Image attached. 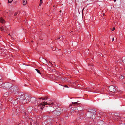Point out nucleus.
Listing matches in <instances>:
<instances>
[{
	"label": "nucleus",
	"mask_w": 125,
	"mask_h": 125,
	"mask_svg": "<svg viewBox=\"0 0 125 125\" xmlns=\"http://www.w3.org/2000/svg\"><path fill=\"white\" fill-rule=\"evenodd\" d=\"M46 105H48L47 106V107H49V109H50V112L51 111H52L53 112H54V106H56V105L55 103L53 102H52L51 103H48L46 102H43L42 103H41L40 104L38 105V109H41L42 110L44 108V107ZM55 113V111H54V113L56 114L57 115H59L60 114V113L59 112H56Z\"/></svg>",
	"instance_id": "1"
},
{
	"label": "nucleus",
	"mask_w": 125,
	"mask_h": 125,
	"mask_svg": "<svg viewBox=\"0 0 125 125\" xmlns=\"http://www.w3.org/2000/svg\"><path fill=\"white\" fill-rule=\"evenodd\" d=\"M12 86V84L9 83H6L2 85V87L3 88L6 89H9Z\"/></svg>",
	"instance_id": "2"
},
{
	"label": "nucleus",
	"mask_w": 125,
	"mask_h": 125,
	"mask_svg": "<svg viewBox=\"0 0 125 125\" xmlns=\"http://www.w3.org/2000/svg\"><path fill=\"white\" fill-rule=\"evenodd\" d=\"M117 86H111L109 87V89L111 92H115L117 90Z\"/></svg>",
	"instance_id": "3"
},
{
	"label": "nucleus",
	"mask_w": 125,
	"mask_h": 125,
	"mask_svg": "<svg viewBox=\"0 0 125 125\" xmlns=\"http://www.w3.org/2000/svg\"><path fill=\"white\" fill-rule=\"evenodd\" d=\"M25 96L24 95H21V96H19L18 98L17 99V100L19 101H20L21 102L22 101H23L25 98Z\"/></svg>",
	"instance_id": "4"
},
{
	"label": "nucleus",
	"mask_w": 125,
	"mask_h": 125,
	"mask_svg": "<svg viewBox=\"0 0 125 125\" xmlns=\"http://www.w3.org/2000/svg\"><path fill=\"white\" fill-rule=\"evenodd\" d=\"M94 115V112H89L86 114V116L88 118H91Z\"/></svg>",
	"instance_id": "5"
},
{
	"label": "nucleus",
	"mask_w": 125,
	"mask_h": 125,
	"mask_svg": "<svg viewBox=\"0 0 125 125\" xmlns=\"http://www.w3.org/2000/svg\"><path fill=\"white\" fill-rule=\"evenodd\" d=\"M78 104H79V103L77 102H75L74 103L72 102V104H70V106H75L77 105H78Z\"/></svg>",
	"instance_id": "6"
},
{
	"label": "nucleus",
	"mask_w": 125,
	"mask_h": 125,
	"mask_svg": "<svg viewBox=\"0 0 125 125\" xmlns=\"http://www.w3.org/2000/svg\"><path fill=\"white\" fill-rule=\"evenodd\" d=\"M36 99L34 97H31L30 99V101L32 103H35L36 101Z\"/></svg>",
	"instance_id": "7"
},
{
	"label": "nucleus",
	"mask_w": 125,
	"mask_h": 125,
	"mask_svg": "<svg viewBox=\"0 0 125 125\" xmlns=\"http://www.w3.org/2000/svg\"><path fill=\"white\" fill-rule=\"evenodd\" d=\"M76 110H77V112L81 111L82 110V108L80 106H79L76 108Z\"/></svg>",
	"instance_id": "8"
},
{
	"label": "nucleus",
	"mask_w": 125,
	"mask_h": 125,
	"mask_svg": "<svg viewBox=\"0 0 125 125\" xmlns=\"http://www.w3.org/2000/svg\"><path fill=\"white\" fill-rule=\"evenodd\" d=\"M1 29L2 31L5 32L6 31V27L2 26L1 28Z\"/></svg>",
	"instance_id": "9"
},
{
	"label": "nucleus",
	"mask_w": 125,
	"mask_h": 125,
	"mask_svg": "<svg viewBox=\"0 0 125 125\" xmlns=\"http://www.w3.org/2000/svg\"><path fill=\"white\" fill-rule=\"evenodd\" d=\"M0 22L2 23H4L5 21L2 18H0Z\"/></svg>",
	"instance_id": "10"
},
{
	"label": "nucleus",
	"mask_w": 125,
	"mask_h": 125,
	"mask_svg": "<svg viewBox=\"0 0 125 125\" xmlns=\"http://www.w3.org/2000/svg\"><path fill=\"white\" fill-rule=\"evenodd\" d=\"M27 102V100L25 98L22 101L21 103H22L25 104Z\"/></svg>",
	"instance_id": "11"
},
{
	"label": "nucleus",
	"mask_w": 125,
	"mask_h": 125,
	"mask_svg": "<svg viewBox=\"0 0 125 125\" xmlns=\"http://www.w3.org/2000/svg\"><path fill=\"white\" fill-rule=\"evenodd\" d=\"M122 60L123 63L125 64V57H123L122 58Z\"/></svg>",
	"instance_id": "12"
},
{
	"label": "nucleus",
	"mask_w": 125,
	"mask_h": 125,
	"mask_svg": "<svg viewBox=\"0 0 125 125\" xmlns=\"http://www.w3.org/2000/svg\"><path fill=\"white\" fill-rule=\"evenodd\" d=\"M27 3V1L26 0H24L23 2V5H25Z\"/></svg>",
	"instance_id": "13"
},
{
	"label": "nucleus",
	"mask_w": 125,
	"mask_h": 125,
	"mask_svg": "<svg viewBox=\"0 0 125 125\" xmlns=\"http://www.w3.org/2000/svg\"><path fill=\"white\" fill-rule=\"evenodd\" d=\"M75 109H76V108L74 107V108H73L71 109V112H73L74 111Z\"/></svg>",
	"instance_id": "14"
},
{
	"label": "nucleus",
	"mask_w": 125,
	"mask_h": 125,
	"mask_svg": "<svg viewBox=\"0 0 125 125\" xmlns=\"http://www.w3.org/2000/svg\"><path fill=\"white\" fill-rule=\"evenodd\" d=\"M42 0H40V4H39V6H40L42 4Z\"/></svg>",
	"instance_id": "15"
},
{
	"label": "nucleus",
	"mask_w": 125,
	"mask_h": 125,
	"mask_svg": "<svg viewBox=\"0 0 125 125\" xmlns=\"http://www.w3.org/2000/svg\"><path fill=\"white\" fill-rule=\"evenodd\" d=\"M35 69L36 70V71L37 72V73H39V74H41V73H40V71L39 70H38L37 69Z\"/></svg>",
	"instance_id": "16"
},
{
	"label": "nucleus",
	"mask_w": 125,
	"mask_h": 125,
	"mask_svg": "<svg viewBox=\"0 0 125 125\" xmlns=\"http://www.w3.org/2000/svg\"><path fill=\"white\" fill-rule=\"evenodd\" d=\"M45 99V98H43L42 97H41L38 99L39 100L40 99H42V100H43L44 99Z\"/></svg>",
	"instance_id": "17"
},
{
	"label": "nucleus",
	"mask_w": 125,
	"mask_h": 125,
	"mask_svg": "<svg viewBox=\"0 0 125 125\" xmlns=\"http://www.w3.org/2000/svg\"><path fill=\"white\" fill-rule=\"evenodd\" d=\"M13 0H8V3H11L13 1Z\"/></svg>",
	"instance_id": "18"
},
{
	"label": "nucleus",
	"mask_w": 125,
	"mask_h": 125,
	"mask_svg": "<svg viewBox=\"0 0 125 125\" xmlns=\"http://www.w3.org/2000/svg\"><path fill=\"white\" fill-rule=\"evenodd\" d=\"M62 38L63 36H61L60 37H59V39H60L61 40H62Z\"/></svg>",
	"instance_id": "19"
},
{
	"label": "nucleus",
	"mask_w": 125,
	"mask_h": 125,
	"mask_svg": "<svg viewBox=\"0 0 125 125\" xmlns=\"http://www.w3.org/2000/svg\"><path fill=\"white\" fill-rule=\"evenodd\" d=\"M17 14V12H15L14 13V16H16Z\"/></svg>",
	"instance_id": "20"
},
{
	"label": "nucleus",
	"mask_w": 125,
	"mask_h": 125,
	"mask_svg": "<svg viewBox=\"0 0 125 125\" xmlns=\"http://www.w3.org/2000/svg\"><path fill=\"white\" fill-rule=\"evenodd\" d=\"M115 30V28L114 27L112 29V31H113Z\"/></svg>",
	"instance_id": "21"
},
{
	"label": "nucleus",
	"mask_w": 125,
	"mask_h": 125,
	"mask_svg": "<svg viewBox=\"0 0 125 125\" xmlns=\"http://www.w3.org/2000/svg\"><path fill=\"white\" fill-rule=\"evenodd\" d=\"M121 78L122 79H123L124 78V77L123 76H121Z\"/></svg>",
	"instance_id": "22"
},
{
	"label": "nucleus",
	"mask_w": 125,
	"mask_h": 125,
	"mask_svg": "<svg viewBox=\"0 0 125 125\" xmlns=\"http://www.w3.org/2000/svg\"><path fill=\"white\" fill-rule=\"evenodd\" d=\"M25 43H28V42H27V41H25Z\"/></svg>",
	"instance_id": "23"
},
{
	"label": "nucleus",
	"mask_w": 125,
	"mask_h": 125,
	"mask_svg": "<svg viewBox=\"0 0 125 125\" xmlns=\"http://www.w3.org/2000/svg\"><path fill=\"white\" fill-rule=\"evenodd\" d=\"M64 87H66V88H68L69 87L67 85H65V86Z\"/></svg>",
	"instance_id": "24"
},
{
	"label": "nucleus",
	"mask_w": 125,
	"mask_h": 125,
	"mask_svg": "<svg viewBox=\"0 0 125 125\" xmlns=\"http://www.w3.org/2000/svg\"><path fill=\"white\" fill-rule=\"evenodd\" d=\"M44 61H45V63H46L47 62V60H46L45 59H44Z\"/></svg>",
	"instance_id": "25"
},
{
	"label": "nucleus",
	"mask_w": 125,
	"mask_h": 125,
	"mask_svg": "<svg viewBox=\"0 0 125 125\" xmlns=\"http://www.w3.org/2000/svg\"><path fill=\"white\" fill-rule=\"evenodd\" d=\"M59 37H57V38H56V40H57V39H59Z\"/></svg>",
	"instance_id": "26"
},
{
	"label": "nucleus",
	"mask_w": 125,
	"mask_h": 125,
	"mask_svg": "<svg viewBox=\"0 0 125 125\" xmlns=\"http://www.w3.org/2000/svg\"><path fill=\"white\" fill-rule=\"evenodd\" d=\"M2 78V77L0 75V80Z\"/></svg>",
	"instance_id": "27"
},
{
	"label": "nucleus",
	"mask_w": 125,
	"mask_h": 125,
	"mask_svg": "<svg viewBox=\"0 0 125 125\" xmlns=\"http://www.w3.org/2000/svg\"><path fill=\"white\" fill-rule=\"evenodd\" d=\"M84 8H83L82 10V12H83V10H84Z\"/></svg>",
	"instance_id": "28"
},
{
	"label": "nucleus",
	"mask_w": 125,
	"mask_h": 125,
	"mask_svg": "<svg viewBox=\"0 0 125 125\" xmlns=\"http://www.w3.org/2000/svg\"><path fill=\"white\" fill-rule=\"evenodd\" d=\"M105 15V14L104 13L103 14V16H104Z\"/></svg>",
	"instance_id": "29"
},
{
	"label": "nucleus",
	"mask_w": 125,
	"mask_h": 125,
	"mask_svg": "<svg viewBox=\"0 0 125 125\" xmlns=\"http://www.w3.org/2000/svg\"><path fill=\"white\" fill-rule=\"evenodd\" d=\"M114 38H113V39H112V41H114Z\"/></svg>",
	"instance_id": "30"
},
{
	"label": "nucleus",
	"mask_w": 125,
	"mask_h": 125,
	"mask_svg": "<svg viewBox=\"0 0 125 125\" xmlns=\"http://www.w3.org/2000/svg\"><path fill=\"white\" fill-rule=\"evenodd\" d=\"M116 1V0H114V2H115Z\"/></svg>",
	"instance_id": "31"
},
{
	"label": "nucleus",
	"mask_w": 125,
	"mask_h": 125,
	"mask_svg": "<svg viewBox=\"0 0 125 125\" xmlns=\"http://www.w3.org/2000/svg\"><path fill=\"white\" fill-rule=\"evenodd\" d=\"M55 66L56 67H57V65H55Z\"/></svg>",
	"instance_id": "32"
}]
</instances>
